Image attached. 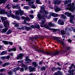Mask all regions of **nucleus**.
Wrapping results in <instances>:
<instances>
[{
	"label": "nucleus",
	"mask_w": 75,
	"mask_h": 75,
	"mask_svg": "<svg viewBox=\"0 0 75 75\" xmlns=\"http://www.w3.org/2000/svg\"><path fill=\"white\" fill-rule=\"evenodd\" d=\"M50 16H54V13L53 12H50Z\"/></svg>",
	"instance_id": "4c0bfd02"
},
{
	"label": "nucleus",
	"mask_w": 75,
	"mask_h": 75,
	"mask_svg": "<svg viewBox=\"0 0 75 75\" xmlns=\"http://www.w3.org/2000/svg\"><path fill=\"white\" fill-rule=\"evenodd\" d=\"M43 15L44 18H47V15L48 14V11H47L45 10L44 8V7H41V10L40 11V13H43Z\"/></svg>",
	"instance_id": "20e7f679"
},
{
	"label": "nucleus",
	"mask_w": 75,
	"mask_h": 75,
	"mask_svg": "<svg viewBox=\"0 0 75 75\" xmlns=\"http://www.w3.org/2000/svg\"><path fill=\"white\" fill-rule=\"evenodd\" d=\"M9 65V63H5L3 65L2 67H5L6 66V65Z\"/></svg>",
	"instance_id": "c85d7f7f"
},
{
	"label": "nucleus",
	"mask_w": 75,
	"mask_h": 75,
	"mask_svg": "<svg viewBox=\"0 0 75 75\" xmlns=\"http://www.w3.org/2000/svg\"><path fill=\"white\" fill-rule=\"evenodd\" d=\"M29 17H30V18L31 19H33V18H34V16L33 15H29Z\"/></svg>",
	"instance_id": "e433bc0d"
},
{
	"label": "nucleus",
	"mask_w": 75,
	"mask_h": 75,
	"mask_svg": "<svg viewBox=\"0 0 75 75\" xmlns=\"http://www.w3.org/2000/svg\"><path fill=\"white\" fill-rule=\"evenodd\" d=\"M9 58H10V56H7L6 57V59H9Z\"/></svg>",
	"instance_id": "3c124183"
},
{
	"label": "nucleus",
	"mask_w": 75,
	"mask_h": 75,
	"mask_svg": "<svg viewBox=\"0 0 75 75\" xmlns=\"http://www.w3.org/2000/svg\"><path fill=\"white\" fill-rule=\"evenodd\" d=\"M26 21H30L31 20H30V19L28 17H26Z\"/></svg>",
	"instance_id": "72a5a7b5"
},
{
	"label": "nucleus",
	"mask_w": 75,
	"mask_h": 75,
	"mask_svg": "<svg viewBox=\"0 0 75 75\" xmlns=\"http://www.w3.org/2000/svg\"><path fill=\"white\" fill-rule=\"evenodd\" d=\"M74 71H75V69H72L71 71L72 74H73V73L74 72Z\"/></svg>",
	"instance_id": "338daca9"
},
{
	"label": "nucleus",
	"mask_w": 75,
	"mask_h": 75,
	"mask_svg": "<svg viewBox=\"0 0 75 75\" xmlns=\"http://www.w3.org/2000/svg\"><path fill=\"white\" fill-rule=\"evenodd\" d=\"M30 3H31L32 4H34V2L32 1V2H29V3H28V4L29 6H30L31 5V4H30Z\"/></svg>",
	"instance_id": "c03bdc74"
},
{
	"label": "nucleus",
	"mask_w": 75,
	"mask_h": 75,
	"mask_svg": "<svg viewBox=\"0 0 75 75\" xmlns=\"http://www.w3.org/2000/svg\"><path fill=\"white\" fill-rule=\"evenodd\" d=\"M57 42H58V43H61V40H58L57 41Z\"/></svg>",
	"instance_id": "bf43d9fd"
},
{
	"label": "nucleus",
	"mask_w": 75,
	"mask_h": 75,
	"mask_svg": "<svg viewBox=\"0 0 75 75\" xmlns=\"http://www.w3.org/2000/svg\"><path fill=\"white\" fill-rule=\"evenodd\" d=\"M59 15L57 14H56V13H54V15L53 16L54 17H58V16Z\"/></svg>",
	"instance_id": "49530a36"
},
{
	"label": "nucleus",
	"mask_w": 75,
	"mask_h": 75,
	"mask_svg": "<svg viewBox=\"0 0 75 75\" xmlns=\"http://www.w3.org/2000/svg\"><path fill=\"white\" fill-rule=\"evenodd\" d=\"M61 3V1H58V0H57L56 1H55L54 2V4H59L60 3Z\"/></svg>",
	"instance_id": "6ab92c4d"
},
{
	"label": "nucleus",
	"mask_w": 75,
	"mask_h": 75,
	"mask_svg": "<svg viewBox=\"0 0 75 75\" xmlns=\"http://www.w3.org/2000/svg\"><path fill=\"white\" fill-rule=\"evenodd\" d=\"M68 72L70 74H72V71L71 70H69V71H68Z\"/></svg>",
	"instance_id": "4d7b16f0"
},
{
	"label": "nucleus",
	"mask_w": 75,
	"mask_h": 75,
	"mask_svg": "<svg viewBox=\"0 0 75 75\" xmlns=\"http://www.w3.org/2000/svg\"><path fill=\"white\" fill-rule=\"evenodd\" d=\"M68 40L69 42H72V40H71L70 39H68Z\"/></svg>",
	"instance_id": "13d9d810"
},
{
	"label": "nucleus",
	"mask_w": 75,
	"mask_h": 75,
	"mask_svg": "<svg viewBox=\"0 0 75 75\" xmlns=\"http://www.w3.org/2000/svg\"><path fill=\"white\" fill-rule=\"evenodd\" d=\"M23 56H24V55H23V54L20 53V54L18 55V56L16 58L17 59H21Z\"/></svg>",
	"instance_id": "9b49d317"
},
{
	"label": "nucleus",
	"mask_w": 75,
	"mask_h": 75,
	"mask_svg": "<svg viewBox=\"0 0 75 75\" xmlns=\"http://www.w3.org/2000/svg\"><path fill=\"white\" fill-rule=\"evenodd\" d=\"M16 9H18V11H16L15 12L16 15H20L21 16L23 15L24 14V11L20 9V7L18 6V7L16 8Z\"/></svg>",
	"instance_id": "39448f33"
},
{
	"label": "nucleus",
	"mask_w": 75,
	"mask_h": 75,
	"mask_svg": "<svg viewBox=\"0 0 75 75\" xmlns=\"http://www.w3.org/2000/svg\"><path fill=\"white\" fill-rule=\"evenodd\" d=\"M18 6H19L18 4H17L16 5H13L12 6V8H17L18 7Z\"/></svg>",
	"instance_id": "cd10ccee"
},
{
	"label": "nucleus",
	"mask_w": 75,
	"mask_h": 75,
	"mask_svg": "<svg viewBox=\"0 0 75 75\" xmlns=\"http://www.w3.org/2000/svg\"><path fill=\"white\" fill-rule=\"evenodd\" d=\"M58 23L60 25H64V22L62 21L61 20L59 19L58 22Z\"/></svg>",
	"instance_id": "f3484780"
},
{
	"label": "nucleus",
	"mask_w": 75,
	"mask_h": 75,
	"mask_svg": "<svg viewBox=\"0 0 75 75\" xmlns=\"http://www.w3.org/2000/svg\"><path fill=\"white\" fill-rule=\"evenodd\" d=\"M56 70H61V67H57L56 68Z\"/></svg>",
	"instance_id": "de8ad7c7"
},
{
	"label": "nucleus",
	"mask_w": 75,
	"mask_h": 75,
	"mask_svg": "<svg viewBox=\"0 0 75 75\" xmlns=\"http://www.w3.org/2000/svg\"><path fill=\"white\" fill-rule=\"evenodd\" d=\"M73 31H74V32H75V28H73Z\"/></svg>",
	"instance_id": "774afa93"
},
{
	"label": "nucleus",
	"mask_w": 75,
	"mask_h": 75,
	"mask_svg": "<svg viewBox=\"0 0 75 75\" xmlns=\"http://www.w3.org/2000/svg\"><path fill=\"white\" fill-rule=\"evenodd\" d=\"M32 64L33 65H34L35 67H38V64H37L36 62H33L32 63Z\"/></svg>",
	"instance_id": "412c9836"
},
{
	"label": "nucleus",
	"mask_w": 75,
	"mask_h": 75,
	"mask_svg": "<svg viewBox=\"0 0 75 75\" xmlns=\"http://www.w3.org/2000/svg\"><path fill=\"white\" fill-rule=\"evenodd\" d=\"M18 26H19V24L17 23H16L14 25V26L16 27H17Z\"/></svg>",
	"instance_id": "37998d69"
},
{
	"label": "nucleus",
	"mask_w": 75,
	"mask_h": 75,
	"mask_svg": "<svg viewBox=\"0 0 75 75\" xmlns=\"http://www.w3.org/2000/svg\"><path fill=\"white\" fill-rule=\"evenodd\" d=\"M13 44V43L12 42H10V45H12Z\"/></svg>",
	"instance_id": "e2e57ef3"
},
{
	"label": "nucleus",
	"mask_w": 75,
	"mask_h": 75,
	"mask_svg": "<svg viewBox=\"0 0 75 75\" xmlns=\"http://www.w3.org/2000/svg\"><path fill=\"white\" fill-rule=\"evenodd\" d=\"M25 67V70H27V69H28V67H27V66H26Z\"/></svg>",
	"instance_id": "680f3d73"
},
{
	"label": "nucleus",
	"mask_w": 75,
	"mask_h": 75,
	"mask_svg": "<svg viewBox=\"0 0 75 75\" xmlns=\"http://www.w3.org/2000/svg\"><path fill=\"white\" fill-rule=\"evenodd\" d=\"M25 28L27 31H29L30 30H31V28L30 27H26Z\"/></svg>",
	"instance_id": "393cba45"
},
{
	"label": "nucleus",
	"mask_w": 75,
	"mask_h": 75,
	"mask_svg": "<svg viewBox=\"0 0 75 75\" xmlns=\"http://www.w3.org/2000/svg\"><path fill=\"white\" fill-rule=\"evenodd\" d=\"M34 38H30V40H31V41H34Z\"/></svg>",
	"instance_id": "69168bd1"
},
{
	"label": "nucleus",
	"mask_w": 75,
	"mask_h": 75,
	"mask_svg": "<svg viewBox=\"0 0 75 75\" xmlns=\"http://www.w3.org/2000/svg\"><path fill=\"white\" fill-rule=\"evenodd\" d=\"M70 47H67L66 48V51H68V50H70Z\"/></svg>",
	"instance_id": "5fc2aeb1"
},
{
	"label": "nucleus",
	"mask_w": 75,
	"mask_h": 75,
	"mask_svg": "<svg viewBox=\"0 0 75 75\" xmlns=\"http://www.w3.org/2000/svg\"><path fill=\"white\" fill-rule=\"evenodd\" d=\"M15 70L16 71H16H17L18 70H19V68H16L15 69Z\"/></svg>",
	"instance_id": "052dcab7"
},
{
	"label": "nucleus",
	"mask_w": 75,
	"mask_h": 75,
	"mask_svg": "<svg viewBox=\"0 0 75 75\" xmlns=\"http://www.w3.org/2000/svg\"><path fill=\"white\" fill-rule=\"evenodd\" d=\"M72 67H73V63H72L71 64V66L69 67V69H71L72 68Z\"/></svg>",
	"instance_id": "79ce46f5"
},
{
	"label": "nucleus",
	"mask_w": 75,
	"mask_h": 75,
	"mask_svg": "<svg viewBox=\"0 0 75 75\" xmlns=\"http://www.w3.org/2000/svg\"><path fill=\"white\" fill-rule=\"evenodd\" d=\"M38 51H39L40 53H42V54H45L47 55H52V56H53V55H58V54H59V51H57L55 52H44V50H38Z\"/></svg>",
	"instance_id": "f03ea898"
},
{
	"label": "nucleus",
	"mask_w": 75,
	"mask_h": 75,
	"mask_svg": "<svg viewBox=\"0 0 75 75\" xmlns=\"http://www.w3.org/2000/svg\"><path fill=\"white\" fill-rule=\"evenodd\" d=\"M65 15L67 16L68 17H70V22L72 24H74V22H73V20L74 19L75 17L73 15H71V13H69L68 12H66L65 13Z\"/></svg>",
	"instance_id": "7ed1b4c3"
},
{
	"label": "nucleus",
	"mask_w": 75,
	"mask_h": 75,
	"mask_svg": "<svg viewBox=\"0 0 75 75\" xmlns=\"http://www.w3.org/2000/svg\"><path fill=\"white\" fill-rule=\"evenodd\" d=\"M13 1L14 3H17L18 1V0H13Z\"/></svg>",
	"instance_id": "864d4df0"
},
{
	"label": "nucleus",
	"mask_w": 75,
	"mask_h": 75,
	"mask_svg": "<svg viewBox=\"0 0 75 75\" xmlns=\"http://www.w3.org/2000/svg\"><path fill=\"white\" fill-rule=\"evenodd\" d=\"M48 25L50 27H54L55 26L54 24L51 22L48 23Z\"/></svg>",
	"instance_id": "4468645a"
},
{
	"label": "nucleus",
	"mask_w": 75,
	"mask_h": 75,
	"mask_svg": "<svg viewBox=\"0 0 75 75\" xmlns=\"http://www.w3.org/2000/svg\"><path fill=\"white\" fill-rule=\"evenodd\" d=\"M1 18L2 20V23L4 22V20H7V18L6 17H1Z\"/></svg>",
	"instance_id": "4be33fe9"
},
{
	"label": "nucleus",
	"mask_w": 75,
	"mask_h": 75,
	"mask_svg": "<svg viewBox=\"0 0 75 75\" xmlns=\"http://www.w3.org/2000/svg\"><path fill=\"white\" fill-rule=\"evenodd\" d=\"M31 62V60L29 59L28 58H26L25 60V64H28Z\"/></svg>",
	"instance_id": "2eb2a0df"
},
{
	"label": "nucleus",
	"mask_w": 75,
	"mask_h": 75,
	"mask_svg": "<svg viewBox=\"0 0 75 75\" xmlns=\"http://www.w3.org/2000/svg\"><path fill=\"white\" fill-rule=\"evenodd\" d=\"M28 69L29 70V71L30 72H33L35 71V69L34 67H32L30 66L28 67Z\"/></svg>",
	"instance_id": "9d476101"
},
{
	"label": "nucleus",
	"mask_w": 75,
	"mask_h": 75,
	"mask_svg": "<svg viewBox=\"0 0 75 75\" xmlns=\"http://www.w3.org/2000/svg\"><path fill=\"white\" fill-rule=\"evenodd\" d=\"M2 42L3 43L5 44L6 45H7L8 44H10V42L8 41H2Z\"/></svg>",
	"instance_id": "5701e85b"
},
{
	"label": "nucleus",
	"mask_w": 75,
	"mask_h": 75,
	"mask_svg": "<svg viewBox=\"0 0 75 75\" xmlns=\"http://www.w3.org/2000/svg\"><path fill=\"white\" fill-rule=\"evenodd\" d=\"M45 69L46 68L45 67H43L41 68V71H45Z\"/></svg>",
	"instance_id": "f704fd0d"
},
{
	"label": "nucleus",
	"mask_w": 75,
	"mask_h": 75,
	"mask_svg": "<svg viewBox=\"0 0 75 75\" xmlns=\"http://www.w3.org/2000/svg\"><path fill=\"white\" fill-rule=\"evenodd\" d=\"M6 71V69H0V72H4V71Z\"/></svg>",
	"instance_id": "ea45409f"
},
{
	"label": "nucleus",
	"mask_w": 75,
	"mask_h": 75,
	"mask_svg": "<svg viewBox=\"0 0 75 75\" xmlns=\"http://www.w3.org/2000/svg\"><path fill=\"white\" fill-rule=\"evenodd\" d=\"M9 5L8 4L6 6V8H7L8 10H7V11H6V12H7L8 11V13H9V16H8V17H10V7L9 6Z\"/></svg>",
	"instance_id": "dca6fc26"
},
{
	"label": "nucleus",
	"mask_w": 75,
	"mask_h": 75,
	"mask_svg": "<svg viewBox=\"0 0 75 75\" xmlns=\"http://www.w3.org/2000/svg\"><path fill=\"white\" fill-rule=\"evenodd\" d=\"M40 25L38 24H36L35 25V26L34 25H30L31 28H40Z\"/></svg>",
	"instance_id": "1a4fd4ad"
},
{
	"label": "nucleus",
	"mask_w": 75,
	"mask_h": 75,
	"mask_svg": "<svg viewBox=\"0 0 75 75\" xmlns=\"http://www.w3.org/2000/svg\"><path fill=\"white\" fill-rule=\"evenodd\" d=\"M61 34L62 35L65 34V32L64 30H61Z\"/></svg>",
	"instance_id": "7c9ffc66"
},
{
	"label": "nucleus",
	"mask_w": 75,
	"mask_h": 75,
	"mask_svg": "<svg viewBox=\"0 0 75 75\" xmlns=\"http://www.w3.org/2000/svg\"><path fill=\"white\" fill-rule=\"evenodd\" d=\"M68 7H71L67 8V9L69 10L70 11H71V12H73V11H74V7H71V4H69L68 5Z\"/></svg>",
	"instance_id": "0eeeda50"
},
{
	"label": "nucleus",
	"mask_w": 75,
	"mask_h": 75,
	"mask_svg": "<svg viewBox=\"0 0 75 75\" xmlns=\"http://www.w3.org/2000/svg\"><path fill=\"white\" fill-rule=\"evenodd\" d=\"M7 0H0V4L6 3Z\"/></svg>",
	"instance_id": "aec40b11"
},
{
	"label": "nucleus",
	"mask_w": 75,
	"mask_h": 75,
	"mask_svg": "<svg viewBox=\"0 0 75 75\" xmlns=\"http://www.w3.org/2000/svg\"><path fill=\"white\" fill-rule=\"evenodd\" d=\"M21 18L22 20H26V18L24 16H21Z\"/></svg>",
	"instance_id": "a19ab883"
},
{
	"label": "nucleus",
	"mask_w": 75,
	"mask_h": 75,
	"mask_svg": "<svg viewBox=\"0 0 75 75\" xmlns=\"http://www.w3.org/2000/svg\"><path fill=\"white\" fill-rule=\"evenodd\" d=\"M31 7L32 8H36V7L35 6L33 5H31Z\"/></svg>",
	"instance_id": "58836bf2"
},
{
	"label": "nucleus",
	"mask_w": 75,
	"mask_h": 75,
	"mask_svg": "<svg viewBox=\"0 0 75 75\" xmlns=\"http://www.w3.org/2000/svg\"><path fill=\"white\" fill-rule=\"evenodd\" d=\"M61 17L64 19H65V18H66V17L64 14H62L61 15Z\"/></svg>",
	"instance_id": "473e14b6"
},
{
	"label": "nucleus",
	"mask_w": 75,
	"mask_h": 75,
	"mask_svg": "<svg viewBox=\"0 0 75 75\" xmlns=\"http://www.w3.org/2000/svg\"><path fill=\"white\" fill-rule=\"evenodd\" d=\"M16 18L17 20H20V17L16 15Z\"/></svg>",
	"instance_id": "2f4dec72"
},
{
	"label": "nucleus",
	"mask_w": 75,
	"mask_h": 75,
	"mask_svg": "<svg viewBox=\"0 0 75 75\" xmlns=\"http://www.w3.org/2000/svg\"><path fill=\"white\" fill-rule=\"evenodd\" d=\"M54 10L56 12H58L59 11H61V9L58 7V6H57L56 8H55Z\"/></svg>",
	"instance_id": "a211bd4d"
},
{
	"label": "nucleus",
	"mask_w": 75,
	"mask_h": 75,
	"mask_svg": "<svg viewBox=\"0 0 75 75\" xmlns=\"http://www.w3.org/2000/svg\"><path fill=\"white\" fill-rule=\"evenodd\" d=\"M33 48H35V49H37L38 48V46L35 45L33 46Z\"/></svg>",
	"instance_id": "a18cd8bd"
},
{
	"label": "nucleus",
	"mask_w": 75,
	"mask_h": 75,
	"mask_svg": "<svg viewBox=\"0 0 75 75\" xmlns=\"http://www.w3.org/2000/svg\"><path fill=\"white\" fill-rule=\"evenodd\" d=\"M52 70L53 71H54L56 70V68H55V67H53L51 68Z\"/></svg>",
	"instance_id": "8fccbe9b"
},
{
	"label": "nucleus",
	"mask_w": 75,
	"mask_h": 75,
	"mask_svg": "<svg viewBox=\"0 0 75 75\" xmlns=\"http://www.w3.org/2000/svg\"><path fill=\"white\" fill-rule=\"evenodd\" d=\"M54 75H63V74L62 72L60 71H58L56 73H55L54 74Z\"/></svg>",
	"instance_id": "f8f14e48"
},
{
	"label": "nucleus",
	"mask_w": 75,
	"mask_h": 75,
	"mask_svg": "<svg viewBox=\"0 0 75 75\" xmlns=\"http://www.w3.org/2000/svg\"><path fill=\"white\" fill-rule=\"evenodd\" d=\"M53 19L54 21H57L58 20V18H54Z\"/></svg>",
	"instance_id": "6e6d98bb"
},
{
	"label": "nucleus",
	"mask_w": 75,
	"mask_h": 75,
	"mask_svg": "<svg viewBox=\"0 0 75 75\" xmlns=\"http://www.w3.org/2000/svg\"><path fill=\"white\" fill-rule=\"evenodd\" d=\"M6 28L3 29L2 30V32L3 33H6V31H7V27Z\"/></svg>",
	"instance_id": "bb28decb"
},
{
	"label": "nucleus",
	"mask_w": 75,
	"mask_h": 75,
	"mask_svg": "<svg viewBox=\"0 0 75 75\" xmlns=\"http://www.w3.org/2000/svg\"><path fill=\"white\" fill-rule=\"evenodd\" d=\"M49 29V30H52L53 33H55L56 32L59 31V29H53V28L51 29V28L50 27H49V29Z\"/></svg>",
	"instance_id": "ddd939ff"
},
{
	"label": "nucleus",
	"mask_w": 75,
	"mask_h": 75,
	"mask_svg": "<svg viewBox=\"0 0 75 75\" xmlns=\"http://www.w3.org/2000/svg\"><path fill=\"white\" fill-rule=\"evenodd\" d=\"M16 51V47L10 49V51Z\"/></svg>",
	"instance_id": "c756f323"
},
{
	"label": "nucleus",
	"mask_w": 75,
	"mask_h": 75,
	"mask_svg": "<svg viewBox=\"0 0 75 75\" xmlns=\"http://www.w3.org/2000/svg\"><path fill=\"white\" fill-rule=\"evenodd\" d=\"M7 54V52H6L4 51L2 52L0 54V55H5V54Z\"/></svg>",
	"instance_id": "b1692460"
},
{
	"label": "nucleus",
	"mask_w": 75,
	"mask_h": 75,
	"mask_svg": "<svg viewBox=\"0 0 75 75\" xmlns=\"http://www.w3.org/2000/svg\"><path fill=\"white\" fill-rule=\"evenodd\" d=\"M37 17L39 20H42L43 19L44 20H42L40 22V23L41 24L40 26L41 27H44L45 28H47V29H50V27L47 25V23L44 25V23H45V18H44V16H41L40 14H38Z\"/></svg>",
	"instance_id": "f257e3e1"
},
{
	"label": "nucleus",
	"mask_w": 75,
	"mask_h": 75,
	"mask_svg": "<svg viewBox=\"0 0 75 75\" xmlns=\"http://www.w3.org/2000/svg\"><path fill=\"white\" fill-rule=\"evenodd\" d=\"M11 17L13 18H16V16L13 15H11Z\"/></svg>",
	"instance_id": "603ef678"
},
{
	"label": "nucleus",
	"mask_w": 75,
	"mask_h": 75,
	"mask_svg": "<svg viewBox=\"0 0 75 75\" xmlns=\"http://www.w3.org/2000/svg\"><path fill=\"white\" fill-rule=\"evenodd\" d=\"M24 9H26V10H28V9H29V7L28 6H25L24 7Z\"/></svg>",
	"instance_id": "c9c22d12"
},
{
	"label": "nucleus",
	"mask_w": 75,
	"mask_h": 75,
	"mask_svg": "<svg viewBox=\"0 0 75 75\" xmlns=\"http://www.w3.org/2000/svg\"><path fill=\"white\" fill-rule=\"evenodd\" d=\"M0 14H6L7 16H9V13H8V11L7 12H5V11L2 9H0Z\"/></svg>",
	"instance_id": "423d86ee"
},
{
	"label": "nucleus",
	"mask_w": 75,
	"mask_h": 75,
	"mask_svg": "<svg viewBox=\"0 0 75 75\" xmlns=\"http://www.w3.org/2000/svg\"><path fill=\"white\" fill-rule=\"evenodd\" d=\"M35 1L37 4H42V3L40 2V0H36Z\"/></svg>",
	"instance_id": "a878e982"
},
{
	"label": "nucleus",
	"mask_w": 75,
	"mask_h": 75,
	"mask_svg": "<svg viewBox=\"0 0 75 75\" xmlns=\"http://www.w3.org/2000/svg\"><path fill=\"white\" fill-rule=\"evenodd\" d=\"M21 66H22L23 67H25L26 66H25V64H22Z\"/></svg>",
	"instance_id": "0e129e2a"
},
{
	"label": "nucleus",
	"mask_w": 75,
	"mask_h": 75,
	"mask_svg": "<svg viewBox=\"0 0 75 75\" xmlns=\"http://www.w3.org/2000/svg\"><path fill=\"white\" fill-rule=\"evenodd\" d=\"M20 72H23L24 71V68H20Z\"/></svg>",
	"instance_id": "09e8293b"
},
{
	"label": "nucleus",
	"mask_w": 75,
	"mask_h": 75,
	"mask_svg": "<svg viewBox=\"0 0 75 75\" xmlns=\"http://www.w3.org/2000/svg\"><path fill=\"white\" fill-rule=\"evenodd\" d=\"M4 26L5 28H7L9 26V21H4Z\"/></svg>",
	"instance_id": "6e6552de"
}]
</instances>
